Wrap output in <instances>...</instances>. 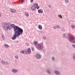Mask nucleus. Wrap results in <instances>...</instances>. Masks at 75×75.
Returning <instances> with one entry per match:
<instances>
[{
    "label": "nucleus",
    "mask_w": 75,
    "mask_h": 75,
    "mask_svg": "<svg viewBox=\"0 0 75 75\" xmlns=\"http://www.w3.org/2000/svg\"><path fill=\"white\" fill-rule=\"evenodd\" d=\"M14 28V31L15 32V34L12 38V40H14L16 37H18L21 34H23V30L20 28L19 27L15 26L14 24H11L10 23H5L4 24V28L6 30L9 29L10 30L12 28Z\"/></svg>",
    "instance_id": "nucleus-1"
},
{
    "label": "nucleus",
    "mask_w": 75,
    "mask_h": 75,
    "mask_svg": "<svg viewBox=\"0 0 75 75\" xmlns=\"http://www.w3.org/2000/svg\"><path fill=\"white\" fill-rule=\"evenodd\" d=\"M67 36L68 37L67 39L69 41L73 43H75V38L74 35L71 34H68Z\"/></svg>",
    "instance_id": "nucleus-2"
},
{
    "label": "nucleus",
    "mask_w": 75,
    "mask_h": 75,
    "mask_svg": "<svg viewBox=\"0 0 75 75\" xmlns=\"http://www.w3.org/2000/svg\"><path fill=\"white\" fill-rule=\"evenodd\" d=\"M43 47V44L42 43L38 44L37 48L39 50H41V49H42V48Z\"/></svg>",
    "instance_id": "nucleus-3"
},
{
    "label": "nucleus",
    "mask_w": 75,
    "mask_h": 75,
    "mask_svg": "<svg viewBox=\"0 0 75 75\" xmlns=\"http://www.w3.org/2000/svg\"><path fill=\"white\" fill-rule=\"evenodd\" d=\"M36 58L37 59H40L41 58V55L39 54H37L36 56Z\"/></svg>",
    "instance_id": "nucleus-4"
},
{
    "label": "nucleus",
    "mask_w": 75,
    "mask_h": 75,
    "mask_svg": "<svg viewBox=\"0 0 75 75\" xmlns=\"http://www.w3.org/2000/svg\"><path fill=\"white\" fill-rule=\"evenodd\" d=\"M34 7H35V8H37V9H39L40 7L38 6V4H34Z\"/></svg>",
    "instance_id": "nucleus-5"
},
{
    "label": "nucleus",
    "mask_w": 75,
    "mask_h": 75,
    "mask_svg": "<svg viewBox=\"0 0 75 75\" xmlns=\"http://www.w3.org/2000/svg\"><path fill=\"white\" fill-rule=\"evenodd\" d=\"M54 73L55 74L57 75H59L61 74V73L59 71H56L54 72Z\"/></svg>",
    "instance_id": "nucleus-6"
},
{
    "label": "nucleus",
    "mask_w": 75,
    "mask_h": 75,
    "mask_svg": "<svg viewBox=\"0 0 75 75\" xmlns=\"http://www.w3.org/2000/svg\"><path fill=\"white\" fill-rule=\"evenodd\" d=\"M10 11H11V13H16V10L12 8L11 9Z\"/></svg>",
    "instance_id": "nucleus-7"
},
{
    "label": "nucleus",
    "mask_w": 75,
    "mask_h": 75,
    "mask_svg": "<svg viewBox=\"0 0 75 75\" xmlns=\"http://www.w3.org/2000/svg\"><path fill=\"white\" fill-rule=\"evenodd\" d=\"M62 36L64 38H67V36L66 33H64L63 34Z\"/></svg>",
    "instance_id": "nucleus-8"
},
{
    "label": "nucleus",
    "mask_w": 75,
    "mask_h": 75,
    "mask_svg": "<svg viewBox=\"0 0 75 75\" xmlns=\"http://www.w3.org/2000/svg\"><path fill=\"white\" fill-rule=\"evenodd\" d=\"M38 12L39 13H42L43 12V11L41 9H39L38 10Z\"/></svg>",
    "instance_id": "nucleus-9"
},
{
    "label": "nucleus",
    "mask_w": 75,
    "mask_h": 75,
    "mask_svg": "<svg viewBox=\"0 0 75 75\" xmlns=\"http://www.w3.org/2000/svg\"><path fill=\"white\" fill-rule=\"evenodd\" d=\"M36 8L34 6H34H32V7H31V9L32 10H35Z\"/></svg>",
    "instance_id": "nucleus-10"
},
{
    "label": "nucleus",
    "mask_w": 75,
    "mask_h": 75,
    "mask_svg": "<svg viewBox=\"0 0 75 75\" xmlns=\"http://www.w3.org/2000/svg\"><path fill=\"white\" fill-rule=\"evenodd\" d=\"M71 28H72V29H75V25H74L72 24L71 25Z\"/></svg>",
    "instance_id": "nucleus-11"
},
{
    "label": "nucleus",
    "mask_w": 75,
    "mask_h": 75,
    "mask_svg": "<svg viewBox=\"0 0 75 75\" xmlns=\"http://www.w3.org/2000/svg\"><path fill=\"white\" fill-rule=\"evenodd\" d=\"M38 28H39L40 30H42V26L40 25H38Z\"/></svg>",
    "instance_id": "nucleus-12"
},
{
    "label": "nucleus",
    "mask_w": 75,
    "mask_h": 75,
    "mask_svg": "<svg viewBox=\"0 0 75 75\" xmlns=\"http://www.w3.org/2000/svg\"><path fill=\"white\" fill-rule=\"evenodd\" d=\"M25 15L26 17H28L29 16V14L27 12H25Z\"/></svg>",
    "instance_id": "nucleus-13"
},
{
    "label": "nucleus",
    "mask_w": 75,
    "mask_h": 75,
    "mask_svg": "<svg viewBox=\"0 0 75 75\" xmlns=\"http://www.w3.org/2000/svg\"><path fill=\"white\" fill-rule=\"evenodd\" d=\"M64 1L66 4H68L69 3V0H64Z\"/></svg>",
    "instance_id": "nucleus-14"
},
{
    "label": "nucleus",
    "mask_w": 75,
    "mask_h": 75,
    "mask_svg": "<svg viewBox=\"0 0 75 75\" xmlns=\"http://www.w3.org/2000/svg\"><path fill=\"white\" fill-rule=\"evenodd\" d=\"M12 71L13 72H17V70L16 69H13L12 70Z\"/></svg>",
    "instance_id": "nucleus-15"
},
{
    "label": "nucleus",
    "mask_w": 75,
    "mask_h": 75,
    "mask_svg": "<svg viewBox=\"0 0 75 75\" xmlns=\"http://www.w3.org/2000/svg\"><path fill=\"white\" fill-rule=\"evenodd\" d=\"M31 51V49H30V48H28V53H29V54L30 53V52Z\"/></svg>",
    "instance_id": "nucleus-16"
},
{
    "label": "nucleus",
    "mask_w": 75,
    "mask_h": 75,
    "mask_svg": "<svg viewBox=\"0 0 75 75\" xmlns=\"http://www.w3.org/2000/svg\"><path fill=\"white\" fill-rule=\"evenodd\" d=\"M4 46L5 48H8V47H9V46H8V45H7V44L5 45Z\"/></svg>",
    "instance_id": "nucleus-17"
},
{
    "label": "nucleus",
    "mask_w": 75,
    "mask_h": 75,
    "mask_svg": "<svg viewBox=\"0 0 75 75\" xmlns=\"http://www.w3.org/2000/svg\"><path fill=\"white\" fill-rule=\"evenodd\" d=\"M62 31H65V28H62L61 29Z\"/></svg>",
    "instance_id": "nucleus-18"
},
{
    "label": "nucleus",
    "mask_w": 75,
    "mask_h": 75,
    "mask_svg": "<svg viewBox=\"0 0 75 75\" xmlns=\"http://www.w3.org/2000/svg\"><path fill=\"white\" fill-rule=\"evenodd\" d=\"M57 28H61V27L60 26L58 25H56Z\"/></svg>",
    "instance_id": "nucleus-19"
},
{
    "label": "nucleus",
    "mask_w": 75,
    "mask_h": 75,
    "mask_svg": "<svg viewBox=\"0 0 75 75\" xmlns=\"http://www.w3.org/2000/svg\"><path fill=\"white\" fill-rule=\"evenodd\" d=\"M34 44L35 45H36L38 44V42H34Z\"/></svg>",
    "instance_id": "nucleus-20"
},
{
    "label": "nucleus",
    "mask_w": 75,
    "mask_h": 75,
    "mask_svg": "<svg viewBox=\"0 0 75 75\" xmlns=\"http://www.w3.org/2000/svg\"><path fill=\"white\" fill-rule=\"evenodd\" d=\"M53 28H54V30H56V29H57V26H54L53 27Z\"/></svg>",
    "instance_id": "nucleus-21"
},
{
    "label": "nucleus",
    "mask_w": 75,
    "mask_h": 75,
    "mask_svg": "<svg viewBox=\"0 0 75 75\" xmlns=\"http://www.w3.org/2000/svg\"><path fill=\"white\" fill-rule=\"evenodd\" d=\"M52 59L53 61H55V57H52Z\"/></svg>",
    "instance_id": "nucleus-22"
},
{
    "label": "nucleus",
    "mask_w": 75,
    "mask_h": 75,
    "mask_svg": "<svg viewBox=\"0 0 75 75\" xmlns=\"http://www.w3.org/2000/svg\"><path fill=\"white\" fill-rule=\"evenodd\" d=\"M47 73L49 74H51V72H50V70H47Z\"/></svg>",
    "instance_id": "nucleus-23"
},
{
    "label": "nucleus",
    "mask_w": 75,
    "mask_h": 75,
    "mask_svg": "<svg viewBox=\"0 0 75 75\" xmlns=\"http://www.w3.org/2000/svg\"><path fill=\"white\" fill-rule=\"evenodd\" d=\"M72 47H73V48H75V45H74V44L72 45Z\"/></svg>",
    "instance_id": "nucleus-24"
},
{
    "label": "nucleus",
    "mask_w": 75,
    "mask_h": 75,
    "mask_svg": "<svg viewBox=\"0 0 75 75\" xmlns=\"http://www.w3.org/2000/svg\"><path fill=\"white\" fill-rule=\"evenodd\" d=\"M48 7H49V8H51V5H48Z\"/></svg>",
    "instance_id": "nucleus-25"
},
{
    "label": "nucleus",
    "mask_w": 75,
    "mask_h": 75,
    "mask_svg": "<svg viewBox=\"0 0 75 75\" xmlns=\"http://www.w3.org/2000/svg\"><path fill=\"white\" fill-rule=\"evenodd\" d=\"M58 17H59L60 18H61H61H62V16H61V15H59Z\"/></svg>",
    "instance_id": "nucleus-26"
},
{
    "label": "nucleus",
    "mask_w": 75,
    "mask_h": 75,
    "mask_svg": "<svg viewBox=\"0 0 75 75\" xmlns=\"http://www.w3.org/2000/svg\"><path fill=\"white\" fill-rule=\"evenodd\" d=\"M73 58L74 59H75V54L73 55Z\"/></svg>",
    "instance_id": "nucleus-27"
},
{
    "label": "nucleus",
    "mask_w": 75,
    "mask_h": 75,
    "mask_svg": "<svg viewBox=\"0 0 75 75\" xmlns=\"http://www.w3.org/2000/svg\"><path fill=\"white\" fill-rule=\"evenodd\" d=\"M15 58H16L17 59H18V57L17 56V55H16L15 56Z\"/></svg>",
    "instance_id": "nucleus-28"
},
{
    "label": "nucleus",
    "mask_w": 75,
    "mask_h": 75,
    "mask_svg": "<svg viewBox=\"0 0 75 75\" xmlns=\"http://www.w3.org/2000/svg\"><path fill=\"white\" fill-rule=\"evenodd\" d=\"M4 63H5V64H7V65L8 64V63H7V62H4Z\"/></svg>",
    "instance_id": "nucleus-29"
},
{
    "label": "nucleus",
    "mask_w": 75,
    "mask_h": 75,
    "mask_svg": "<svg viewBox=\"0 0 75 75\" xmlns=\"http://www.w3.org/2000/svg\"><path fill=\"white\" fill-rule=\"evenodd\" d=\"M2 39L3 40H4V36L3 35L2 36Z\"/></svg>",
    "instance_id": "nucleus-30"
},
{
    "label": "nucleus",
    "mask_w": 75,
    "mask_h": 75,
    "mask_svg": "<svg viewBox=\"0 0 75 75\" xmlns=\"http://www.w3.org/2000/svg\"><path fill=\"white\" fill-rule=\"evenodd\" d=\"M21 52L22 53V54H24V51H21Z\"/></svg>",
    "instance_id": "nucleus-31"
},
{
    "label": "nucleus",
    "mask_w": 75,
    "mask_h": 75,
    "mask_svg": "<svg viewBox=\"0 0 75 75\" xmlns=\"http://www.w3.org/2000/svg\"><path fill=\"white\" fill-rule=\"evenodd\" d=\"M33 0H30V3H33Z\"/></svg>",
    "instance_id": "nucleus-32"
},
{
    "label": "nucleus",
    "mask_w": 75,
    "mask_h": 75,
    "mask_svg": "<svg viewBox=\"0 0 75 75\" xmlns=\"http://www.w3.org/2000/svg\"><path fill=\"white\" fill-rule=\"evenodd\" d=\"M21 3H23L24 2V0H21Z\"/></svg>",
    "instance_id": "nucleus-33"
},
{
    "label": "nucleus",
    "mask_w": 75,
    "mask_h": 75,
    "mask_svg": "<svg viewBox=\"0 0 75 75\" xmlns=\"http://www.w3.org/2000/svg\"><path fill=\"white\" fill-rule=\"evenodd\" d=\"M1 62H2V64H4V61H1Z\"/></svg>",
    "instance_id": "nucleus-34"
},
{
    "label": "nucleus",
    "mask_w": 75,
    "mask_h": 75,
    "mask_svg": "<svg viewBox=\"0 0 75 75\" xmlns=\"http://www.w3.org/2000/svg\"><path fill=\"white\" fill-rule=\"evenodd\" d=\"M32 50L33 51L34 50V48L33 47L32 48Z\"/></svg>",
    "instance_id": "nucleus-35"
},
{
    "label": "nucleus",
    "mask_w": 75,
    "mask_h": 75,
    "mask_svg": "<svg viewBox=\"0 0 75 75\" xmlns=\"http://www.w3.org/2000/svg\"><path fill=\"white\" fill-rule=\"evenodd\" d=\"M1 14L0 13V17H1Z\"/></svg>",
    "instance_id": "nucleus-36"
},
{
    "label": "nucleus",
    "mask_w": 75,
    "mask_h": 75,
    "mask_svg": "<svg viewBox=\"0 0 75 75\" xmlns=\"http://www.w3.org/2000/svg\"><path fill=\"white\" fill-rule=\"evenodd\" d=\"M26 54H27V53H26Z\"/></svg>",
    "instance_id": "nucleus-37"
}]
</instances>
